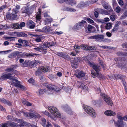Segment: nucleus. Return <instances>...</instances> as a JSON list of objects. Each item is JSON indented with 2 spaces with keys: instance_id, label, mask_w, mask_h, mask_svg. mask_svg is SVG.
<instances>
[{
  "instance_id": "nucleus-38",
  "label": "nucleus",
  "mask_w": 127,
  "mask_h": 127,
  "mask_svg": "<svg viewBox=\"0 0 127 127\" xmlns=\"http://www.w3.org/2000/svg\"><path fill=\"white\" fill-rule=\"evenodd\" d=\"M73 48L76 52L77 53L79 49L80 48V46H73Z\"/></svg>"
},
{
  "instance_id": "nucleus-23",
  "label": "nucleus",
  "mask_w": 127,
  "mask_h": 127,
  "mask_svg": "<svg viewBox=\"0 0 127 127\" xmlns=\"http://www.w3.org/2000/svg\"><path fill=\"white\" fill-rule=\"evenodd\" d=\"M39 115L37 113H35V114L29 113V118H33L34 117H39Z\"/></svg>"
},
{
  "instance_id": "nucleus-6",
  "label": "nucleus",
  "mask_w": 127,
  "mask_h": 127,
  "mask_svg": "<svg viewBox=\"0 0 127 127\" xmlns=\"http://www.w3.org/2000/svg\"><path fill=\"white\" fill-rule=\"evenodd\" d=\"M50 67L47 66H42L41 67L38 68L35 73V74L36 76H39L42 72H46L49 71Z\"/></svg>"
},
{
  "instance_id": "nucleus-47",
  "label": "nucleus",
  "mask_w": 127,
  "mask_h": 127,
  "mask_svg": "<svg viewBox=\"0 0 127 127\" xmlns=\"http://www.w3.org/2000/svg\"><path fill=\"white\" fill-rule=\"evenodd\" d=\"M42 122H41V124L42 126H43L46 123V121L45 119L44 118H43L41 119Z\"/></svg>"
},
{
  "instance_id": "nucleus-37",
  "label": "nucleus",
  "mask_w": 127,
  "mask_h": 127,
  "mask_svg": "<svg viewBox=\"0 0 127 127\" xmlns=\"http://www.w3.org/2000/svg\"><path fill=\"white\" fill-rule=\"evenodd\" d=\"M45 21L46 24H47L52 22L53 21V19L50 18H46V19Z\"/></svg>"
},
{
  "instance_id": "nucleus-36",
  "label": "nucleus",
  "mask_w": 127,
  "mask_h": 127,
  "mask_svg": "<svg viewBox=\"0 0 127 127\" xmlns=\"http://www.w3.org/2000/svg\"><path fill=\"white\" fill-rule=\"evenodd\" d=\"M88 46L86 45L83 44L80 46V48L85 50H88Z\"/></svg>"
},
{
  "instance_id": "nucleus-46",
  "label": "nucleus",
  "mask_w": 127,
  "mask_h": 127,
  "mask_svg": "<svg viewBox=\"0 0 127 127\" xmlns=\"http://www.w3.org/2000/svg\"><path fill=\"white\" fill-rule=\"evenodd\" d=\"M119 28L114 26L111 32V33L114 32H115L117 31Z\"/></svg>"
},
{
  "instance_id": "nucleus-29",
  "label": "nucleus",
  "mask_w": 127,
  "mask_h": 127,
  "mask_svg": "<svg viewBox=\"0 0 127 127\" xmlns=\"http://www.w3.org/2000/svg\"><path fill=\"white\" fill-rule=\"evenodd\" d=\"M118 119L119 120L122 121V122H123V121L125 120L127 121V116H126L124 117H122L121 116H119L118 117Z\"/></svg>"
},
{
  "instance_id": "nucleus-8",
  "label": "nucleus",
  "mask_w": 127,
  "mask_h": 127,
  "mask_svg": "<svg viewBox=\"0 0 127 127\" xmlns=\"http://www.w3.org/2000/svg\"><path fill=\"white\" fill-rule=\"evenodd\" d=\"M86 25L87 23L85 21L82 20L80 22L75 24L72 29L74 30H77L81 29L82 27L84 26V25Z\"/></svg>"
},
{
  "instance_id": "nucleus-2",
  "label": "nucleus",
  "mask_w": 127,
  "mask_h": 127,
  "mask_svg": "<svg viewBox=\"0 0 127 127\" xmlns=\"http://www.w3.org/2000/svg\"><path fill=\"white\" fill-rule=\"evenodd\" d=\"M48 109L51 114L50 115L48 111H45L42 112L44 114L49 116L50 118L53 119L55 117L60 118L61 117L60 113L57 108L50 106L48 107Z\"/></svg>"
},
{
  "instance_id": "nucleus-14",
  "label": "nucleus",
  "mask_w": 127,
  "mask_h": 127,
  "mask_svg": "<svg viewBox=\"0 0 127 127\" xmlns=\"http://www.w3.org/2000/svg\"><path fill=\"white\" fill-rule=\"evenodd\" d=\"M47 49L46 48L45 46L42 45V46H40L36 48V50L40 52H42V53H46V50Z\"/></svg>"
},
{
  "instance_id": "nucleus-28",
  "label": "nucleus",
  "mask_w": 127,
  "mask_h": 127,
  "mask_svg": "<svg viewBox=\"0 0 127 127\" xmlns=\"http://www.w3.org/2000/svg\"><path fill=\"white\" fill-rule=\"evenodd\" d=\"M46 92V91L45 90L40 89L38 91L36 92V93L38 95H41L44 94Z\"/></svg>"
},
{
  "instance_id": "nucleus-32",
  "label": "nucleus",
  "mask_w": 127,
  "mask_h": 127,
  "mask_svg": "<svg viewBox=\"0 0 127 127\" xmlns=\"http://www.w3.org/2000/svg\"><path fill=\"white\" fill-rule=\"evenodd\" d=\"M85 5V3L83 2H81L78 4L76 6L77 8H81L84 7Z\"/></svg>"
},
{
  "instance_id": "nucleus-26",
  "label": "nucleus",
  "mask_w": 127,
  "mask_h": 127,
  "mask_svg": "<svg viewBox=\"0 0 127 127\" xmlns=\"http://www.w3.org/2000/svg\"><path fill=\"white\" fill-rule=\"evenodd\" d=\"M102 4L105 9H107L108 7H110V5L107 3L105 1H102Z\"/></svg>"
},
{
  "instance_id": "nucleus-35",
  "label": "nucleus",
  "mask_w": 127,
  "mask_h": 127,
  "mask_svg": "<svg viewBox=\"0 0 127 127\" xmlns=\"http://www.w3.org/2000/svg\"><path fill=\"white\" fill-rule=\"evenodd\" d=\"M117 53L119 56H127V53L126 52L122 53L119 52H117Z\"/></svg>"
},
{
  "instance_id": "nucleus-41",
  "label": "nucleus",
  "mask_w": 127,
  "mask_h": 127,
  "mask_svg": "<svg viewBox=\"0 0 127 127\" xmlns=\"http://www.w3.org/2000/svg\"><path fill=\"white\" fill-rule=\"evenodd\" d=\"M99 63L101 65L102 67L104 69L105 68V64L104 63H103V61L101 60H99Z\"/></svg>"
},
{
  "instance_id": "nucleus-49",
  "label": "nucleus",
  "mask_w": 127,
  "mask_h": 127,
  "mask_svg": "<svg viewBox=\"0 0 127 127\" xmlns=\"http://www.w3.org/2000/svg\"><path fill=\"white\" fill-rule=\"evenodd\" d=\"M63 58H64L65 59H66L67 60H70V58L69 56L65 54H64L63 56Z\"/></svg>"
},
{
  "instance_id": "nucleus-13",
  "label": "nucleus",
  "mask_w": 127,
  "mask_h": 127,
  "mask_svg": "<svg viewBox=\"0 0 127 127\" xmlns=\"http://www.w3.org/2000/svg\"><path fill=\"white\" fill-rule=\"evenodd\" d=\"M111 77H112L113 79H119L121 80V81L122 79L123 80L126 77L124 75L121 74L117 75V74H113Z\"/></svg>"
},
{
  "instance_id": "nucleus-43",
  "label": "nucleus",
  "mask_w": 127,
  "mask_h": 127,
  "mask_svg": "<svg viewBox=\"0 0 127 127\" xmlns=\"http://www.w3.org/2000/svg\"><path fill=\"white\" fill-rule=\"evenodd\" d=\"M96 48L95 46H91L89 47L88 46V50H95Z\"/></svg>"
},
{
  "instance_id": "nucleus-25",
  "label": "nucleus",
  "mask_w": 127,
  "mask_h": 127,
  "mask_svg": "<svg viewBox=\"0 0 127 127\" xmlns=\"http://www.w3.org/2000/svg\"><path fill=\"white\" fill-rule=\"evenodd\" d=\"M36 38L34 39V40L37 42H40L41 40V38L42 37V36L40 35H36L35 36Z\"/></svg>"
},
{
  "instance_id": "nucleus-15",
  "label": "nucleus",
  "mask_w": 127,
  "mask_h": 127,
  "mask_svg": "<svg viewBox=\"0 0 127 127\" xmlns=\"http://www.w3.org/2000/svg\"><path fill=\"white\" fill-rule=\"evenodd\" d=\"M27 25L28 28L33 29L35 27V23L32 20H29L27 22Z\"/></svg>"
},
{
  "instance_id": "nucleus-22",
  "label": "nucleus",
  "mask_w": 127,
  "mask_h": 127,
  "mask_svg": "<svg viewBox=\"0 0 127 127\" xmlns=\"http://www.w3.org/2000/svg\"><path fill=\"white\" fill-rule=\"evenodd\" d=\"M0 101L5 104L8 105L9 106L11 105V103L9 101L6 100L5 99L3 98H0Z\"/></svg>"
},
{
  "instance_id": "nucleus-53",
  "label": "nucleus",
  "mask_w": 127,
  "mask_h": 127,
  "mask_svg": "<svg viewBox=\"0 0 127 127\" xmlns=\"http://www.w3.org/2000/svg\"><path fill=\"white\" fill-rule=\"evenodd\" d=\"M121 23V22L120 21H118L115 24V26L119 28V26L120 24Z\"/></svg>"
},
{
  "instance_id": "nucleus-17",
  "label": "nucleus",
  "mask_w": 127,
  "mask_h": 127,
  "mask_svg": "<svg viewBox=\"0 0 127 127\" xmlns=\"http://www.w3.org/2000/svg\"><path fill=\"white\" fill-rule=\"evenodd\" d=\"M116 63L117 64H119L120 66H123L126 63L125 61V60H120V58H116L115 59Z\"/></svg>"
},
{
  "instance_id": "nucleus-7",
  "label": "nucleus",
  "mask_w": 127,
  "mask_h": 127,
  "mask_svg": "<svg viewBox=\"0 0 127 127\" xmlns=\"http://www.w3.org/2000/svg\"><path fill=\"white\" fill-rule=\"evenodd\" d=\"M16 120L17 121L18 123H21V124L19 125L16 123L9 122V125L10 127H24V126L27 124V123L25 122H24L21 120L18 119H17Z\"/></svg>"
},
{
  "instance_id": "nucleus-4",
  "label": "nucleus",
  "mask_w": 127,
  "mask_h": 127,
  "mask_svg": "<svg viewBox=\"0 0 127 127\" xmlns=\"http://www.w3.org/2000/svg\"><path fill=\"white\" fill-rule=\"evenodd\" d=\"M83 108L85 111L90 116L95 117L96 116V113L95 110L92 108L86 105H84Z\"/></svg>"
},
{
  "instance_id": "nucleus-24",
  "label": "nucleus",
  "mask_w": 127,
  "mask_h": 127,
  "mask_svg": "<svg viewBox=\"0 0 127 127\" xmlns=\"http://www.w3.org/2000/svg\"><path fill=\"white\" fill-rule=\"evenodd\" d=\"M117 127H124L123 122L118 119L116 124Z\"/></svg>"
},
{
  "instance_id": "nucleus-40",
  "label": "nucleus",
  "mask_w": 127,
  "mask_h": 127,
  "mask_svg": "<svg viewBox=\"0 0 127 127\" xmlns=\"http://www.w3.org/2000/svg\"><path fill=\"white\" fill-rule=\"evenodd\" d=\"M40 12L39 11L38 12L36 15V19L38 20H39L40 19Z\"/></svg>"
},
{
  "instance_id": "nucleus-57",
  "label": "nucleus",
  "mask_w": 127,
  "mask_h": 127,
  "mask_svg": "<svg viewBox=\"0 0 127 127\" xmlns=\"http://www.w3.org/2000/svg\"><path fill=\"white\" fill-rule=\"evenodd\" d=\"M111 20L112 21H114L115 19V17L114 15H111L110 17Z\"/></svg>"
},
{
  "instance_id": "nucleus-27",
  "label": "nucleus",
  "mask_w": 127,
  "mask_h": 127,
  "mask_svg": "<svg viewBox=\"0 0 127 127\" xmlns=\"http://www.w3.org/2000/svg\"><path fill=\"white\" fill-rule=\"evenodd\" d=\"M66 3L71 5H73L76 4V1L73 0H67L66 1Z\"/></svg>"
},
{
  "instance_id": "nucleus-50",
  "label": "nucleus",
  "mask_w": 127,
  "mask_h": 127,
  "mask_svg": "<svg viewBox=\"0 0 127 127\" xmlns=\"http://www.w3.org/2000/svg\"><path fill=\"white\" fill-rule=\"evenodd\" d=\"M69 7L65 6H64L62 8V10L66 11H68Z\"/></svg>"
},
{
  "instance_id": "nucleus-62",
  "label": "nucleus",
  "mask_w": 127,
  "mask_h": 127,
  "mask_svg": "<svg viewBox=\"0 0 127 127\" xmlns=\"http://www.w3.org/2000/svg\"><path fill=\"white\" fill-rule=\"evenodd\" d=\"M12 73L16 75H18L19 74V73L17 71L13 70Z\"/></svg>"
},
{
  "instance_id": "nucleus-55",
  "label": "nucleus",
  "mask_w": 127,
  "mask_h": 127,
  "mask_svg": "<svg viewBox=\"0 0 127 127\" xmlns=\"http://www.w3.org/2000/svg\"><path fill=\"white\" fill-rule=\"evenodd\" d=\"M56 54L58 56L63 57L64 54L61 52H57Z\"/></svg>"
},
{
  "instance_id": "nucleus-33",
  "label": "nucleus",
  "mask_w": 127,
  "mask_h": 127,
  "mask_svg": "<svg viewBox=\"0 0 127 127\" xmlns=\"http://www.w3.org/2000/svg\"><path fill=\"white\" fill-rule=\"evenodd\" d=\"M18 35L20 37H26L28 36L27 34L23 32L19 33Z\"/></svg>"
},
{
  "instance_id": "nucleus-60",
  "label": "nucleus",
  "mask_w": 127,
  "mask_h": 127,
  "mask_svg": "<svg viewBox=\"0 0 127 127\" xmlns=\"http://www.w3.org/2000/svg\"><path fill=\"white\" fill-rule=\"evenodd\" d=\"M97 21L99 23H104V20L102 19H98L97 20Z\"/></svg>"
},
{
  "instance_id": "nucleus-48",
  "label": "nucleus",
  "mask_w": 127,
  "mask_h": 127,
  "mask_svg": "<svg viewBox=\"0 0 127 127\" xmlns=\"http://www.w3.org/2000/svg\"><path fill=\"white\" fill-rule=\"evenodd\" d=\"M76 10L73 8L71 7H69L68 11L70 12H75Z\"/></svg>"
},
{
  "instance_id": "nucleus-19",
  "label": "nucleus",
  "mask_w": 127,
  "mask_h": 127,
  "mask_svg": "<svg viewBox=\"0 0 127 127\" xmlns=\"http://www.w3.org/2000/svg\"><path fill=\"white\" fill-rule=\"evenodd\" d=\"M55 43L53 41H51L49 42H48L47 43H45L44 44V46H45L46 48L47 49V48H50L52 46H54L55 45Z\"/></svg>"
},
{
  "instance_id": "nucleus-20",
  "label": "nucleus",
  "mask_w": 127,
  "mask_h": 127,
  "mask_svg": "<svg viewBox=\"0 0 127 127\" xmlns=\"http://www.w3.org/2000/svg\"><path fill=\"white\" fill-rule=\"evenodd\" d=\"M19 62L20 63V65L22 67H26L27 66V62L25 61L24 62V60L23 59H20Z\"/></svg>"
},
{
  "instance_id": "nucleus-30",
  "label": "nucleus",
  "mask_w": 127,
  "mask_h": 127,
  "mask_svg": "<svg viewBox=\"0 0 127 127\" xmlns=\"http://www.w3.org/2000/svg\"><path fill=\"white\" fill-rule=\"evenodd\" d=\"M12 27L15 29H20L18 28L19 27V24L18 23H15L12 24Z\"/></svg>"
},
{
  "instance_id": "nucleus-12",
  "label": "nucleus",
  "mask_w": 127,
  "mask_h": 127,
  "mask_svg": "<svg viewBox=\"0 0 127 127\" xmlns=\"http://www.w3.org/2000/svg\"><path fill=\"white\" fill-rule=\"evenodd\" d=\"M47 88L49 91H55L57 92L59 91L60 90L59 88L56 86L51 85L50 84H48L46 86Z\"/></svg>"
},
{
  "instance_id": "nucleus-21",
  "label": "nucleus",
  "mask_w": 127,
  "mask_h": 127,
  "mask_svg": "<svg viewBox=\"0 0 127 127\" xmlns=\"http://www.w3.org/2000/svg\"><path fill=\"white\" fill-rule=\"evenodd\" d=\"M85 73L84 72L81 71L76 73V77L78 78H80L84 76H85Z\"/></svg>"
},
{
  "instance_id": "nucleus-51",
  "label": "nucleus",
  "mask_w": 127,
  "mask_h": 127,
  "mask_svg": "<svg viewBox=\"0 0 127 127\" xmlns=\"http://www.w3.org/2000/svg\"><path fill=\"white\" fill-rule=\"evenodd\" d=\"M12 56L13 58H15L17 57L18 58V51H16L13 53Z\"/></svg>"
},
{
  "instance_id": "nucleus-63",
  "label": "nucleus",
  "mask_w": 127,
  "mask_h": 127,
  "mask_svg": "<svg viewBox=\"0 0 127 127\" xmlns=\"http://www.w3.org/2000/svg\"><path fill=\"white\" fill-rule=\"evenodd\" d=\"M29 113H28L27 112H24L23 113V115L24 116L29 118Z\"/></svg>"
},
{
  "instance_id": "nucleus-5",
  "label": "nucleus",
  "mask_w": 127,
  "mask_h": 127,
  "mask_svg": "<svg viewBox=\"0 0 127 127\" xmlns=\"http://www.w3.org/2000/svg\"><path fill=\"white\" fill-rule=\"evenodd\" d=\"M97 91L98 93L100 92V95L102 97L106 103L110 105H112L113 103L110 97L107 95L106 94L101 92V91L100 89H98Z\"/></svg>"
},
{
  "instance_id": "nucleus-54",
  "label": "nucleus",
  "mask_w": 127,
  "mask_h": 127,
  "mask_svg": "<svg viewBox=\"0 0 127 127\" xmlns=\"http://www.w3.org/2000/svg\"><path fill=\"white\" fill-rule=\"evenodd\" d=\"M7 6V5L6 4H5L1 6V7H0V8L1 11H2Z\"/></svg>"
},
{
  "instance_id": "nucleus-3",
  "label": "nucleus",
  "mask_w": 127,
  "mask_h": 127,
  "mask_svg": "<svg viewBox=\"0 0 127 127\" xmlns=\"http://www.w3.org/2000/svg\"><path fill=\"white\" fill-rule=\"evenodd\" d=\"M88 64L91 67H92L97 72L96 73L93 70H91V74L92 75V77L93 78H95V77L98 76V72L100 70V67L97 65L95 64H94L91 63L90 62H88Z\"/></svg>"
},
{
  "instance_id": "nucleus-18",
  "label": "nucleus",
  "mask_w": 127,
  "mask_h": 127,
  "mask_svg": "<svg viewBox=\"0 0 127 127\" xmlns=\"http://www.w3.org/2000/svg\"><path fill=\"white\" fill-rule=\"evenodd\" d=\"M104 40V36L102 35H96L95 41L99 42H103Z\"/></svg>"
},
{
  "instance_id": "nucleus-44",
  "label": "nucleus",
  "mask_w": 127,
  "mask_h": 127,
  "mask_svg": "<svg viewBox=\"0 0 127 127\" xmlns=\"http://www.w3.org/2000/svg\"><path fill=\"white\" fill-rule=\"evenodd\" d=\"M25 25V23L24 22L21 23L19 25V27L18 28H19L20 29H21L23 27H24Z\"/></svg>"
},
{
  "instance_id": "nucleus-64",
  "label": "nucleus",
  "mask_w": 127,
  "mask_h": 127,
  "mask_svg": "<svg viewBox=\"0 0 127 127\" xmlns=\"http://www.w3.org/2000/svg\"><path fill=\"white\" fill-rule=\"evenodd\" d=\"M127 16L124 13L120 17V19H123L125 18Z\"/></svg>"
},
{
  "instance_id": "nucleus-11",
  "label": "nucleus",
  "mask_w": 127,
  "mask_h": 127,
  "mask_svg": "<svg viewBox=\"0 0 127 127\" xmlns=\"http://www.w3.org/2000/svg\"><path fill=\"white\" fill-rule=\"evenodd\" d=\"M34 54L30 53H22L18 51V58L21 57L23 58L25 57V56L27 57H30L34 56Z\"/></svg>"
},
{
  "instance_id": "nucleus-42",
  "label": "nucleus",
  "mask_w": 127,
  "mask_h": 127,
  "mask_svg": "<svg viewBox=\"0 0 127 127\" xmlns=\"http://www.w3.org/2000/svg\"><path fill=\"white\" fill-rule=\"evenodd\" d=\"M51 123L49 122H47L43 127H51Z\"/></svg>"
},
{
  "instance_id": "nucleus-16",
  "label": "nucleus",
  "mask_w": 127,
  "mask_h": 127,
  "mask_svg": "<svg viewBox=\"0 0 127 127\" xmlns=\"http://www.w3.org/2000/svg\"><path fill=\"white\" fill-rule=\"evenodd\" d=\"M104 114L107 116H113L115 115L116 114V113L111 110H108L105 112Z\"/></svg>"
},
{
  "instance_id": "nucleus-34",
  "label": "nucleus",
  "mask_w": 127,
  "mask_h": 127,
  "mask_svg": "<svg viewBox=\"0 0 127 127\" xmlns=\"http://www.w3.org/2000/svg\"><path fill=\"white\" fill-rule=\"evenodd\" d=\"M86 20H87L88 22L89 23H90L91 24L94 25L95 24L94 21L90 18H86Z\"/></svg>"
},
{
  "instance_id": "nucleus-61",
  "label": "nucleus",
  "mask_w": 127,
  "mask_h": 127,
  "mask_svg": "<svg viewBox=\"0 0 127 127\" xmlns=\"http://www.w3.org/2000/svg\"><path fill=\"white\" fill-rule=\"evenodd\" d=\"M121 8L119 6L117 7L116 8V11L117 13H119L121 11Z\"/></svg>"
},
{
  "instance_id": "nucleus-39",
  "label": "nucleus",
  "mask_w": 127,
  "mask_h": 127,
  "mask_svg": "<svg viewBox=\"0 0 127 127\" xmlns=\"http://www.w3.org/2000/svg\"><path fill=\"white\" fill-rule=\"evenodd\" d=\"M112 25L111 23H109L106 24L105 28L106 29H109L111 28Z\"/></svg>"
},
{
  "instance_id": "nucleus-1",
  "label": "nucleus",
  "mask_w": 127,
  "mask_h": 127,
  "mask_svg": "<svg viewBox=\"0 0 127 127\" xmlns=\"http://www.w3.org/2000/svg\"><path fill=\"white\" fill-rule=\"evenodd\" d=\"M12 74L8 73L5 74L1 76L0 78V79L3 81L6 79H8L11 81V82H8L10 84L14 85L16 87L20 88L22 90L25 89V87L20 84V82L17 80L15 77L12 76Z\"/></svg>"
},
{
  "instance_id": "nucleus-9",
  "label": "nucleus",
  "mask_w": 127,
  "mask_h": 127,
  "mask_svg": "<svg viewBox=\"0 0 127 127\" xmlns=\"http://www.w3.org/2000/svg\"><path fill=\"white\" fill-rule=\"evenodd\" d=\"M21 13L24 14L26 15H29L32 13V12L30 11V9L28 6L24 7L21 9Z\"/></svg>"
},
{
  "instance_id": "nucleus-58",
  "label": "nucleus",
  "mask_w": 127,
  "mask_h": 127,
  "mask_svg": "<svg viewBox=\"0 0 127 127\" xmlns=\"http://www.w3.org/2000/svg\"><path fill=\"white\" fill-rule=\"evenodd\" d=\"M34 81V80L32 78H31L28 80V82L30 83L33 84Z\"/></svg>"
},
{
  "instance_id": "nucleus-45",
  "label": "nucleus",
  "mask_w": 127,
  "mask_h": 127,
  "mask_svg": "<svg viewBox=\"0 0 127 127\" xmlns=\"http://www.w3.org/2000/svg\"><path fill=\"white\" fill-rule=\"evenodd\" d=\"M13 68H11L10 66L9 68L6 69H5V71L8 72H10L11 71L12 73V71H13Z\"/></svg>"
},
{
  "instance_id": "nucleus-31",
  "label": "nucleus",
  "mask_w": 127,
  "mask_h": 127,
  "mask_svg": "<svg viewBox=\"0 0 127 127\" xmlns=\"http://www.w3.org/2000/svg\"><path fill=\"white\" fill-rule=\"evenodd\" d=\"M9 122L6 123L1 124L0 125V127H10Z\"/></svg>"
},
{
  "instance_id": "nucleus-10",
  "label": "nucleus",
  "mask_w": 127,
  "mask_h": 127,
  "mask_svg": "<svg viewBox=\"0 0 127 127\" xmlns=\"http://www.w3.org/2000/svg\"><path fill=\"white\" fill-rule=\"evenodd\" d=\"M13 13L15 14H8L6 15V17L9 19L13 20L15 19L16 18L17 15L16 14L17 12V11H16L15 9L13 10Z\"/></svg>"
},
{
  "instance_id": "nucleus-59",
  "label": "nucleus",
  "mask_w": 127,
  "mask_h": 127,
  "mask_svg": "<svg viewBox=\"0 0 127 127\" xmlns=\"http://www.w3.org/2000/svg\"><path fill=\"white\" fill-rule=\"evenodd\" d=\"M93 26L91 25H88V31L90 32L92 29Z\"/></svg>"
},
{
  "instance_id": "nucleus-56",
  "label": "nucleus",
  "mask_w": 127,
  "mask_h": 127,
  "mask_svg": "<svg viewBox=\"0 0 127 127\" xmlns=\"http://www.w3.org/2000/svg\"><path fill=\"white\" fill-rule=\"evenodd\" d=\"M27 101H28L26 99H25L23 98L22 99V102L23 104L25 105L27 103Z\"/></svg>"
},
{
  "instance_id": "nucleus-52",
  "label": "nucleus",
  "mask_w": 127,
  "mask_h": 127,
  "mask_svg": "<svg viewBox=\"0 0 127 127\" xmlns=\"http://www.w3.org/2000/svg\"><path fill=\"white\" fill-rule=\"evenodd\" d=\"M119 4L121 6H123L124 4V3L122 0H117Z\"/></svg>"
}]
</instances>
